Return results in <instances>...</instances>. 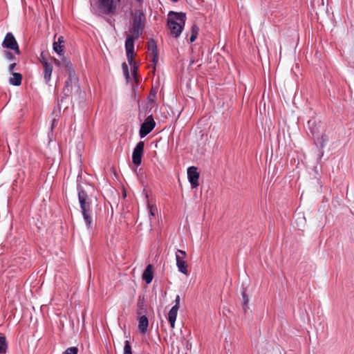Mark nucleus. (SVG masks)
<instances>
[{
	"label": "nucleus",
	"instance_id": "72a5a7b5",
	"mask_svg": "<svg viewBox=\"0 0 354 354\" xmlns=\"http://www.w3.org/2000/svg\"><path fill=\"white\" fill-rule=\"evenodd\" d=\"M69 86V81H66V86Z\"/></svg>",
	"mask_w": 354,
	"mask_h": 354
},
{
	"label": "nucleus",
	"instance_id": "393cba45",
	"mask_svg": "<svg viewBox=\"0 0 354 354\" xmlns=\"http://www.w3.org/2000/svg\"><path fill=\"white\" fill-rule=\"evenodd\" d=\"M17 66V64L15 62L14 63H12L10 64L9 66H8V72L10 73V74L11 73H13V71L15 70V67Z\"/></svg>",
	"mask_w": 354,
	"mask_h": 354
},
{
	"label": "nucleus",
	"instance_id": "1a4fd4ad",
	"mask_svg": "<svg viewBox=\"0 0 354 354\" xmlns=\"http://www.w3.org/2000/svg\"><path fill=\"white\" fill-rule=\"evenodd\" d=\"M187 178L192 188H196L198 186L199 173L196 167L192 166L188 167Z\"/></svg>",
	"mask_w": 354,
	"mask_h": 354
},
{
	"label": "nucleus",
	"instance_id": "7ed1b4c3",
	"mask_svg": "<svg viewBox=\"0 0 354 354\" xmlns=\"http://www.w3.org/2000/svg\"><path fill=\"white\" fill-rule=\"evenodd\" d=\"M186 15L183 12H175L170 11L168 14L167 26L170 34L177 38L178 37L185 24Z\"/></svg>",
	"mask_w": 354,
	"mask_h": 354
},
{
	"label": "nucleus",
	"instance_id": "ddd939ff",
	"mask_svg": "<svg viewBox=\"0 0 354 354\" xmlns=\"http://www.w3.org/2000/svg\"><path fill=\"white\" fill-rule=\"evenodd\" d=\"M153 277V266H152V265L149 264L146 267V268L142 274V279L146 282V283L149 284L152 281Z\"/></svg>",
	"mask_w": 354,
	"mask_h": 354
},
{
	"label": "nucleus",
	"instance_id": "2eb2a0df",
	"mask_svg": "<svg viewBox=\"0 0 354 354\" xmlns=\"http://www.w3.org/2000/svg\"><path fill=\"white\" fill-rule=\"evenodd\" d=\"M149 321L145 315H142L139 318L138 329L142 333H145L147 330Z\"/></svg>",
	"mask_w": 354,
	"mask_h": 354
},
{
	"label": "nucleus",
	"instance_id": "412c9836",
	"mask_svg": "<svg viewBox=\"0 0 354 354\" xmlns=\"http://www.w3.org/2000/svg\"><path fill=\"white\" fill-rule=\"evenodd\" d=\"M3 55H4V57L6 59H8V61H13V60L16 59V57L14 55V54L8 50H4Z\"/></svg>",
	"mask_w": 354,
	"mask_h": 354
},
{
	"label": "nucleus",
	"instance_id": "0eeeda50",
	"mask_svg": "<svg viewBox=\"0 0 354 354\" xmlns=\"http://www.w3.org/2000/svg\"><path fill=\"white\" fill-rule=\"evenodd\" d=\"M97 3L102 14H113L116 10V3L114 0H98Z\"/></svg>",
	"mask_w": 354,
	"mask_h": 354
},
{
	"label": "nucleus",
	"instance_id": "7c9ffc66",
	"mask_svg": "<svg viewBox=\"0 0 354 354\" xmlns=\"http://www.w3.org/2000/svg\"><path fill=\"white\" fill-rule=\"evenodd\" d=\"M41 61H47V59L43 55V53H41V55L40 62H41Z\"/></svg>",
	"mask_w": 354,
	"mask_h": 354
},
{
	"label": "nucleus",
	"instance_id": "c85d7f7f",
	"mask_svg": "<svg viewBox=\"0 0 354 354\" xmlns=\"http://www.w3.org/2000/svg\"><path fill=\"white\" fill-rule=\"evenodd\" d=\"M64 64H65V66L66 68H67L68 70L71 69V64L70 62L67 61V60H64Z\"/></svg>",
	"mask_w": 354,
	"mask_h": 354
},
{
	"label": "nucleus",
	"instance_id": "5701e85b",
	"mask_svg": "<svg viewBox=\"0 0 354 354\" xmlns=\"http://www.w3.org/2000/svg\"><path fill=\"white\" fill-rule=\"evenodd\" d=\"M242 297H243V309L245 311H246V308H248L249 299H248V297L245 292H243Z\"/></svg>",
	"mask_w": 354,
	"mask_h": 354
},
{
	"label": "nucleus",
	"instance_id": "bb28decb",
	"mask_svg": "<svg viewBox=\"0 0 354 354\" xmlns=\"http://www.w3.org/2000/svg\"><path fill=\"white\" fill-rule=\"evenodd\" d=\"M149 213L151 216H154L155 214V211H156V208L153 207V206H150L149 205Z\"/></svg>",
	"mask_w": 354,
	"mask_h": 354
},
{
	"label": "nucleus",
	"instance_id": "39448f33",
	"mask_svg": "<svg viewBox=\"0 0 354 354\" xmlns=\"http://www.w3.org/2000/svg\"><path fill=\"white\" fill-rule=\"evenodd\" d=\"M1 45L3 48L13 50L17 55H20L21 53L18 43L11 32L6 34Z\"/></svg>",
	"mask_w": 354,
	"mask_h": 354
},
{
	"label": "nucleus",
	"instance_id": "e433bc0d",
	"mask_svg": "<svg viewBox=\"0 0 354 354\" xmlns=\"http://www.w3.org/2000/svg\"><path fill=\"white\" fill-rule=\"evenodd\" d=\"M174 2H177L178 0H171Z\"/></svg>",
	"mask_w": 354,
	"mask_h": 354
},
{
	"label": "nucleus",
	"instance_id": "dca6fc26",
	"mask_svg": "<svg viewBox=\"0 0 354 354\" xmlns=\"http://www.w3.org/2000/svg\"><path fill=\"white\" fill-rule=\"evenodd\" d=\"M12 77L9 79V83L13 86H19L22 81V75L19 73H11Z\"/></svg>",
	"mask_w": 354,
	"mask_h": 354
},
{
	"label": "nucleus",
	"instance_id": "423d86ee",
	"mask_svg": "<svg viewBox=\"0 0 354 354\" xmlns=\"http://www.w3.org/2000/svg\"><path fill=\"white\" fill-rule=\"evenodd\" d=\"M156 122L152 115H149L145 121L141 124L139 135L141 138L147 136L155 127Z\"/></svg>",
	"mask_w": 354,
	"mask_h": 354
},
{
	"label": "nucleus",
	"instance_id": "c756f323",
	"mask_svg": "<svg viewBox=\"0 0 354 354\" xmlns=\"http://www.w3.org/2000/svg\"><path fill=\"white\" fill-rule=\"evenodd\" d=\"M53 61H54V63H55V65H57V66H60L61 65V62H60L59 60L54 58Z\"/></svg>",
	"mask_w": 354,
	"mask_h": 354
},
{
	"label": "nucleus",
	"instance_id": "6ab92c4d",
	"mask_svg": "<svg viewBox=\"0 0 354 354\" xmlns=\"http://www.w3.org/2000/svg\"><path fill=\"white\" fill-rule=\"evenodd\" d=\"M123 354H132L131 346L128 340L124 342Z\"/></svg>",
	"mask_w": 354,
	"mask_h": 354
},
{
	"label": "nucleus",
	"instance_id": "a211bd4d",
	"mask_svg": "<svg viewBox=\"0 0 354 354\" xmlns=\"http://www.w3.org/2000/svg\"><path fill=\"white\" fill-rule=\"evenodd\" d=\"M7 344L6 338L0 335V353H6Z\"/></svg>",
	"mask_w": 354,
	"mask_h": 354
},
{
	"label": "nucleus",
	"instance_id": "2f4dec72",
	"mask_svg": "<svg viewBox=\"0 0 354 354\" xmlns=\"http://www.w3.org/2000/svg\"><path fill=\"white\" fill-rule=\"evenodd\" d=\"M152 96H153V97H155V94L150 93L149 97L150 101L153 100V99H151Z\"/></svg>",
	"mask_w": 354,
	"mask_h": 354
},
{
	"label": "nucleus",
	"instance_id": "c9c22d12",
	"mask_svg": "<svg viewBox=\"0 0 354 354\" xmlns=\"http://www.w3.org/2000/svg\"><path fill=\"white\" fill-rule=\"evenodd\" d=\"M311 122H312L311 121H309V122H308V125H309V126H310Z\"/></svg>",
	"mask_w": 354,
	"mask_h": 354
},
{
	"label": "nucleus",
	"instance_id": "4468645a",
	"mask_svg": "<svg viewBox=\"0 0 354 354\" xmlns=\"http://www.w3.org/2000/svg\"><path fill=\"white\" fill-rule=\"evenodd\" d=\"M178 307H172L168 313V321L170 324L171 328H174L178 314Z\"/></svg>",
	"mask_w": 354,
	"mask_h": 354
},
{
	"label": "nucleus",
	"instance_id": "4c0bfd02",
	"mask_svg": "<svg viewBox=\"0 0 354 354\" xmlns=\"http://www.w3.org/2000/svg\"><path fill=\"white\" fill-rule=\"evenodd\" d=\"M120 0H118V1H120Z\"/></svg>",
	"mask_w": 354,
	"mask_h": 354
},
{
	"label": "nucleus",
	"instance_id": "20e7f679",
	"mask_svg": "<svg viewBox=\"0 0 354 354\" xmlns=\"http://www.w3.org/2000/svg\"><path fill=\"white\" fill-rule=\"evenodd\" d=\"M187 257V254L185 251L181 250H177L176 252V266L180 272L187 274V264L185 261Z\"/></svg>",
	"mask_w": 354,
	"mask_h": 354
},
{
	"label": "nucleus",
	"instance_id": "6e6552de",
	"mask_svg": "<svg viewBox=\"0 0 354 354\" xmlns=\"http://www.w3.org/2000/svg\"><path fill=\"white\" fill-rule=\"evenodd\" d=\"M144 142L140 141L133 149L132 153V162L136 166H139L141 164L142 157L144 152Z\"/></svg>",
	"mask_w": 354,
	"mask_h": 354
},
{
	"label": "nucleus",
	"instance_id": "f03ea898",
	"mask_svg": "<svg viewBox=\"0 0 354 354\" xmlns=\"http://www.w3.org/2000/svg\"><path fill=\"white\" fill-rule=\"evenodd\" d=\"M78 200L82 215L88 230L93 228L91 200L81 185L77 186Z\"/></svg>",
	"mask_w": 354,
	"mask_h": 354
},
{
	"label": "nucleus",
	"instance_id": "a878e982",
	"mask_svg": "<svg viewBox=\"0 0 354 354\" xmlns=\"http://www.w3.org/2000/svg\"><path fill=\"white\" fill-rule=\"evenodd\" d=\"M180 301V296L179 295H176V299H175V305L173 307H176L177 306L178 309H179Z\"/></svg>",
	"mask_w": 354,
	"mask_h": 354
},
{
	"label": "nucleus",
	"instance_id": "f257e3e1",
	"mask_svg": "<svg viewBox=\"0 0 354 354\" xmlns=\"http://www.w3.org/2000/svg\"><path fill=\"white\" fill-rule=\"evenodd\" d=\"M146 17L141 10H136L132 15V19L128 31L125 33V50L130 65L133 63L134 42L144 32Z\"/></svg>",
	"mask_w": 354,
	"mask_h": 354
},
{
	"label": "nucleus",
	"instance_id": "f8f14e48",
	"mask_svg": "<svg viewBox=\"0 0 354 354\" xmlns=\"http://www.w3.org/2000/svg\"><path fill=\"white\" fill-rule=\"evenodd\" d=\"M41 64L44 66V80L48 84L51 78L53 66L48 61H41Z\"/></svg>",
	"mask_w": 354,
	"mask_h": 354
},
{
	"label": "nucleus",
	"instance_id": "4be33fe9",
	"mask_svg": "<svg viewBox=\"0 0 354 354\" xmlns=\"http://www.w3.org/2000/svg\"><path fill=\"white\" fill-rule=\"evenodd\" d=\"M122 68L123 73H124V75L126 79H127V80L129 79V68H128L127 64L125 62H124L122 64Z\"/></svg>",
	"mask_w": 354,
	"mask_h": 354
},
{
	"label": "nucleus",
	"instance_id": "cd10ccee",
	"mask_svg": "<svg viewBox=\"0 0 354 354\" xmlns=\"http://www.w3.org/2000/svg\"><path fill=\"white\" fill-rule=\"evenodd\" d=\"M56 42H57V44L59 45H62V44H63L64 42V37H62V36L59 37L58 39Z\"/></svg>",
	"mask_w": 354,
	"mask_h": 354
},
{
	"label": "nucleus",
	"instance_id": "b1692460",
	"mask_svg": "<svg viewBox=\"0 0 354 354\" xmlns=\"http://www.w3.org/2000/svg\"><path fill=\"white\" fill-rule=\"evenodd\" d=\"M77 348L76 347L68 348L65 351L64 354H77Z\"/></svg>",
	"mask_w": 354,
	"mask_h": 354
},
{
	"label": "nucleus",
	"instance_id": "f704fd0d",
	"mask_svg": "<svg viewBox=\"0 0 354 354\" xmlns=\"http://www.w3.org/2000/svg\"><path fill=\"white\" fill-rule=\"evenodd\" d=\"M139 3H142L143 2V0H136Z\"/></svg>",
	"mask_w": 354,
	"mask_h": 354
},
{
	"label": "nucleus",
	"instance_id": "9b49d317",
	"mask_svg": "<svg viewBox=\"0 0 354 354\" xmlns=\"http://www.w3.org/2000/svg\"><path fill=\"white\" fill-rule=\"evenodd\" d=\"M311 133L313 134L315 145L322 149L324 148L325 147L326 142H328L327 137L324 134L320 136L314 129H311Z\"/></svg>",
	"mask_w": 354,
	"mask_h": 354
},
{
	"label": "nucleus",
	"instance_id": "f3484780",
	"mask_svg": "<svg viewBox=\"0 0 354 354\" xmlns=\"http://www.w3.org/2000/svg\"><path fill=\"white\" fill-rule=\"evenodd\" d=\"M191 31H192V34H191V36L189 37V42L192 43L197 38V36H198V31H199V28H198V27L196 25L194 24V25L192 26Z\"/></svg>",
	"mask_w": 354,
	"mask_h": 354
},
{
	"label": "nucleus",
	"instance_id": "473e14b6",
	"mask_svg": "<svg viewBox=\"0 0 354 354\" xmlns=\"http://www.w3.org/2000/svg\"><path fill=\"white\" fill-rule=\"evenodd\" d=\"M57 122V120L56 119H53V123H52V128L55 125V124Z\"/></svg>",
	"mask_w": 354,
	"mask_h": 354
},
{
	"label": "nucleus",
	"instance_id": "aec40b11",
	"mask_svg": "<svg viewBox=\"0 0 354 354\" xmlns=\"http://www.w3.org/2000/svg\"><path fill=\"white\" fill-rule=\"evenodd\" d=\"M63 45H59L57 42L53 43V50L55 53H57L59 55H61L62 51H63Z\"/></svg>",
	"mask_w": 354,
	"mask_h": 354
},
{
	"label": "nucleus",
	"instance_id": "9d476101",
	"mask_svg": "<svg viewBox=\"0 0 354 354\" xmlns=\"http://www.w3.org/2000/svg\"><path fill=\"white\" fill-rule=\"evenodd\" d=\"M147 48L151 57V62L156 65L158 62V53L156 43L153 39H150L148 41Z\"/></svg>",
	"mask_w": 354,
	"mask_h": 354
}]
</instances>
